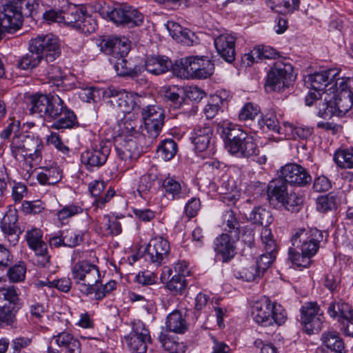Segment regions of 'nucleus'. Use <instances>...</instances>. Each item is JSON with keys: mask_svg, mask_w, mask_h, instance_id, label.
I'll use <instances>...</instances> for the list:
<instances>
[{"mask_svg": "<svg viewBox=\"0 0 353 353\" xmlns=\"http://www.w3.org/2000/svg\"><path fill=\"white\" fill-rule=\"evenodd\" d=\"M72 276L79 285L80 292L86 295L94 294V299L99 301L116 288L115 281L103 284L98 267L87 261L77 263L72 268Z\"/></svg>", "mask_w": 353, "mask_h": 353, "instance_id": "nucleus-1", "label": "nucleus"}, {"mask_svg": "<svg viewBox=\"0 0 353 353\" xmlns=\"http://www.w3.org/2000/svg\"><path fill=\"white\" fill-rule=\"evenodd\" d=\"M10 148L16 160L24 161L26 168L22 174L25 179H28L33 173L31 163L41 158L42 140L34 134H20L12 137Z\"/></svg>", "mask_w": 353, "mask_h": 353, "instance_id": "nucleus-2", "label": "nucleus"}, {"mask_svg": "<svg viewBox=\"0 0 353 353\" xmlns=\"http://www.w3.org/2000/svg\"><path fill=\"white\" fill-rule=\"evenodd\" d=\"M214 67L211 60L205 56H190L176 60L173 66V72L180 77L188 75L198 79H206L214 72Z\"/></svg>", "mask_w": 353, "mask_h": 353, "instance_id": "nucleus-3", "label": "nucleus"}, {"mask_svg": "<svg viewBox=\"0 0 353 353\" xmlns=\"http://www.w3.org/2000/svg\"><path fill=\"white\" fill-rule=\"evenodd\" d=\"M252 316L256 323L263 327L279 326L287 319L283 307L276 303H271L268 299L254 305Z\"/></svg>", "mask_w": 353, "mask_h": 353, "instance_id": "nucleus-4", "label": "nucleus"}, {"mask_svg": "<svg viewBox=\"0 0 353 353\" xmlns=\"http://www.w3.org/2000/svg\"><path fill=\"white\" fill-rule=\"evenodd\" d=\"M30 104V113L37 114L47 121L57 118L65 106L57 94H34L31 97Z\"/></svg>", "mask_w": 353, "mask_h": 353, "instance_id": "nucleus-5", "label": "nucleus"}, {"mask_svg": "<svg viewBox=\"0 0 353 353\" xmlns=\"http://www.w3.org/2000/svg\"><path fill=\"white\" fill-rule=\"evenodd\" d=\"M294 80L293 67L283 60L276 61L267 75L265 87L272 91L288 87Z\"/></svg>", "mask_w": 353, "mask_h": 353, "instance_id": "nucleus-6", "label": "nucleus"}, {"mask_svg": "<svg viewBox=\"0 0 353 353\" xmlns=\"http://www.w3.org/2000/svg\"><path fill=\"white\" fill-rule=\"evenodd\" d=\"M22 0H12L0 7V27L3 34L14 33L22 26Z\"/></svg>", "mask_w": 353, "mask_h": 353, "instance_id": "nucleus-7", "label": "nucleus"}, {"mask_svg": "<svg viewBox=\"0 0 353 353\" xmlns=\"http://www.w3.org/2000/svg\"><path fill=\"white\" fill-rule=\"evenodd\" d=\"M322 239L321 232L316 229H299L292 235L291 241L293 247L299 249L311 259L318 251Z\"/></svg>", "mask_w": 353, "mask_h": 353, "instance_id": "nucleus-8", "label": "nucleus"}, {"mask_svg": "<svg viewBox=\"0 0 353 353\" xmlns=\"http://www.w3.org/2000/svg\"><path fill=\"white\" fill-rule=\"evenodd\" d=\"M34 50L45 57L46 63L53 62L61 55V48L59 39L53 34H42L30 41Z\"/></svg>", "mask_w": 353, "mask_h": 353, "instance_id": "nucleus-9", "label": "nucleus"}, {"mask_svg": "<svg viewBox=\"0 0 353 353\" xmlns=\"http://www.w3.org/2000/svg\"><path fill=\"white\" fill-rule=\"evenodd\" d=\"M109 17L114 23L128 28L139 26L143 22V14L128 5H120L115 7L109 13Z\"/></svg>", "mask_w": 353, "mask_h": 353, "instance_id": "nucleus-10", "label": "nucleus"}, {"mask_svg": "<svg viewBox=\"0 0 353 353\" xmlns=\"http://www.w3.org/2000/svg\"><path fill=\"white\" fill-rule=\"evenodd\" d=\"M301 323L305 332L314 334L320 332L323 327V316L316 303L307 302L301 309Z\"/></svg>", "mask_w": 353, "mask_h": 353, "instance_id": "nucleus-11", "label": "nucleus"}, {"mask_svg": "<svg viewBox=\"0 0 353 353\" xmlns=\"http://www.w3.org/2000/svg\"><path fill=\"white\" fill-rule=\"evenodd\" d=\"M144 128L151 138L158 137L164 124V110L156 105H148L142 109Z\"/></svg>", "mask_w": 353, "mask_h": 353, "instance_id": "nucleus-12", "label": "nucleus"}, {"mask_svg": "<svg viewBox=\"0 0 353 353\" xmlns=\"http://www.w3.org/2000/svg\"><path fill=\"white\" fill-rule=\"evenodd\" d=\"M103 97L105 99H112L110 103L118 113L129 114L136 105L135 97L132 93L119 91L114 88L104 89Z\"/></svg>", "mask_w": 353, "mask_h": 353, "instance_id": "nucleus-13", "label": "nucleus"}, {"mask_svg": "<svg viewBox=\"0 0 353 353\" xmlns=\"http://www.w3.org/2000/svg\"><path fill=\"white\" fill-rule=\"evenodd\" d=\"M169 253V242L161 236H156L149 242L145 259L156 265H160L165 262Z\"/></svg>", "mask_w": 353, "mask_h": 353, "instance_id": "nucleus-14", "label": "nucleus"}, {"mask_svg": "<svg viewBox=\"0 0 353 353\" xmlns=\"http://www.w3.org/2000/svg\"><path fill=\"white\" fill-rule=\"evenodd\" d=\"M280 176L293 185L303 186L312 181V177L307 170L296 163H288L280 170Z\"/></svg>", "mask_w": 353, "mask_h": 353, "instance_id": "nucleus-15", "label": "nucleus"}, {"mask_svg": "<svg viewBox=\"0 0 353 353\" xmlns=\"http://www.w3.org/2000/svg\"><path fill=\"white\" fill-rule=\"evenodd\" d=\"M223 133L227 139L226 147L228 151L240 156L241 148L243 147L245 139L247 138V133L243 132L239 126L231 123H225Z\"/></svg>", "mask_w": 353, "mask_h": 353, "instance_id": "nucleus-16", "label": "nucleus"}, {"mask_svg": "<svg viewBox=\"0 0 353 353\" xmlns=\"http://www.w3.org/2000/svg\"><path fill=\"white\" fill-rule=\"evenodd\" d=\"M18 214L15 210H9L1 219L0 227L5 238L11 245H15L21 234L17 225Z\"/></svg>", "mask_w": 353, "mask_h": 353, "instance_id": "nucleus-17", "label": "nucleus"}, {"mask_svg": "<svg viewBox=\"0 0 353 353\" xmlns=\"http://www.w3.org/2000/svg\"><path fill=\"white\" fill-rule=\"evenodd\" d=\"M150 340L149 332L142 323L134 326L126 341L132 353H145Z\"/></svg>", "mask_w": 353, "mask_h": 353, "instance_id": "nucleus-18", "label": "nucleus"}, {"mask_svg": "<svg viewBox=\"0 0 353 353\" xmlns=\"http://www.w3.org/2000/svg\"><path fill=\"white\" fill-rule=\"evenodd\" d=\"M236 38L230 34H222L216 37L214 43L220 57L228 63H232L235 59Z\"/></svg>", "mask_w": 353, "mask_h": 353, "instance_id": "nucleus-19", "label": "nucleus"}, {"mask_svg": "<svg viewBox=\"0 0 353 353\" xmlns=\"http://www.w3.org/2000/svg\"><path fill=\"white\" fill-rule=\"evenodd\" d=\"M110 149L108 146L100 143L99 146L90 150L85 151L81 154V161L88 168L100 167L103 165L110 154Z\"/></svg>", "mask_w": 353, "mask_h": 353, "instance_id": "nucleus-20", "label": "nucleus"}, {"mask_svg": "<svg viewBox=\"0 0 353 353\" xmlns=\"http://www.w3.org/2000/svg\"><path fill=\"white\" fill-rule=\"evenodd\" d=\"M213 134V129L210 123L197 125L192 133V142L196 152L205 151L210 145Z\"/></svg>", "mask_w": 353, "mask_h": 353, "instance_id": "nucleus-21", "label": "nucleus"}, {"mask_svg": "<svg viewBox=\"0 0 353 353\" xmlns=\"http://www.w3.org/2000/svg\"><path fill=\"white\" fill-rule=\"evenodd\" d=\"M214 251L216 255L222 258L223 262H228L235 254V242L228 234H221L214 241Z\"/></svg>", "mask_w": 353, "mask_h": 353, "instance_id": "nucleus-22", "label": "nucleus"}, {"mask_svg": "<svg viewBox=\"0 0 353 353\" xmlns=\"http://www.w3.org/2000/svg\"><path fill=\"white\" fill-rule=\"evenodd\" d=\"M116 150L119 159L125 162L127 168H132V161L139 157V152L137 142L134 140L129 139L120 143Z\"/></svg>", "mask_w": 353, "mask_h": 353, "instance_id": "nucleus-23", "label": "nucleus"}, {"mask_svg": "<svg viewBox=\"0 0 353 353\" xmlns=\"http://www.w3.org/2000/svg\"><path fill=\"white\" fill-rule=\"evenodd\" d=\"M337 72L334 69L315 72L307 77V83H310L312 89L315 91L323 90L336 77Z\"/></svg>", "mask_w": 353, "mask_h": 353, "instance_id": "nucleus-24", "label": "nucleus"}, {"mask_svg": "<svg viewBox=\"0 0 353 353\" xmlns=\"http://www.w3.org/2000/svg\"><path fill=\"white\" fill-rule=\"evenodd\" d=\"M327 314L331 318L336 319L342 325H345V319L351 315L353 308L347 303L339 301H333L327 307Z\"/></svg>", "mask_w": 353, "mask_h": 353, "instance_id": "nucleus-25", "label": "nucleus"}, {"mask_svg": "<svg viewBox=\"0 0 353 353\" xmlns=\"http://www.w3.org/2000/svg\"><path fill=\"white\" fill-rule=\"evenodd\" d=\"M174 64L165 57H150L147 59L145 63V70L155 75H159L165 73L172 68L173 70Z\"/></svg>", "mask_w": 353, "mask_h": 353, "instance_id": "nucleus-26", "label": "nucleus"}, {"mask_svg": "<svg viewBox=\"0 0 353 353\" xmlns=\"http://www.w3.org/2000/svg\"><path fill=\"white\" fill-rule=\"evenodd\" d=\"M166 27L170 36L178 42L187 46L192 44L194 33L190 30L183 28L179 23L174 21H168Z\"/></svg>", "mask_w": 353, "mask_h": 353, "instance_id": "nucleus-27", "label": "nucleus"}, {"mask_svg": "<svg viewBox=\"0 0 353 353\" xmlns=\"http://www.w3.org/2000/svg\"><path fill=\"white\" fill-rule=\"evenodd\" d=\"M43 57L39 52L34 50L29 42L28 52L18 59L17 66L24 70H32L41 62Z\"/></svg>", "mask_w": 353, "mask_h": 353, "instance_id": "nucleus-28", "label": "nucleus"}, {"mask_svg": "<svg viewBox=\"0 0 353 353\" xmlns=\"http://www.w3.org/2000/svg\"><path fill=\"white\" fill-rule=\"evenodd\" d=\"M288 183L279 175V177L273 179L268 185V196L270 199H275L281 203L288 194Z\"/></svg>", "mask_w": 353, "mask_h": 353, "instance_id": "nucleus-29", "label": "nucleus"}, {"mask_svg": "<svg viewBox=\"0 0 353 353\" xmlns=\"http://www.w3.org/2000/svg\"><path fill=\"white\" fill-rule=\"evenodd\" d=\"M54 338L59 347H63L67 350V353H81V343L71 334L63 332L54 336Z\"/></svg>", "mask_w": 353, "mask_h": 353, "instance_id": "nucleus-30", "label": "nucleus"}, {"mask_svg": "<svg viewBox=\"0 0 353 353\" xmlns=\"http://www.w3.org/2000/svg\"><path fill=\"white\" fill-rule=\"evenodd\" d=\"M62 178V171L57 165L43 167V171L39 172L37 179L41 185H54Z\"/></svg>", "mask_w": 353, "mask_h": 353, "instance_id": "nucleus-31", "label": "nucleus"}, {"mask_svg": "<svg viewBox=\"0 0 353 353\" xmlns=\"http://www.w3.org/2000/svg\"><path fill=\"white\" fill-rule=\"evenodd\" d=\"M62 23L75 28L81 17H83V11L77 6L66 3L61 8Z\"/></svg>", "mask_w": 353, "mask_h": 353, "instance_id": "nucleus-32", "label": "nucleus"}, {"mask_svg": "<svg viewBox=\"0 0 353 353\" xmlns=\"http://www.w3.org/2000/svg\"><path fill=\"white\" fill-rule=\"evenodd\" d=\"M25 239L30 249L32 251L41 252L47 245L43 240V232L37 228H32L26 232Z\"/></svg>", "mask_w": 353, "mask_h": 353, "instance_id": "nucleus-33", "label": "nucleus"}, {"mask_svg": "<svg viewBox=\"0 0 353 353\" xmlns=\"http://www.w3.org/2000/svg\"><path fill=\"white\" fill-rule=\"evenodd\" d=\"M268 4L274 12L286 14L299 9L300 0H270Z\"/></svg>", "mask_w": 353, "mask_h": 353, "instance_id": "nucleus-34", "label": "nucleus"}, {"mask_svg": "<svg viewBox=\"0 0 353 353\" xmlns=\"http://www.w3.org/2000/svg\"><path fill=\"white\" fill-rule=\"evenodd\" d=\"M166 327L169 331L182 334L188 328L185 319L179 311H174L167 317Z\"/></svg>", "mask_w": 353, "mask_h": 353, "instance_id": "nucleus-35", "label": "nucleus"}, {"mask_svg": "<svg viewBox=\"0 0 353 353\" xmlns=\"http://www.w3.org/2000/svg\"><path fill=\"white\" fill-rule=\"evenodd\" d=\"M333 105L330 110L332 112L339 116L345 114L353 106V95L336 94Z\"/></svg>", "mask_w": 353, "mask_h": 353, "instance_id": "nucleus-36", "label": "nucleus"}, {"mask_svg": "<svg viewBox=\"0 0 353 353\" xmlns=\"http://www.w3.org/2000/svg\"><path fill=\"white\" fill-rule=\"evenodd\" d=\"M249 220L259 225L268 226L273 221L271 212L261 206L255 207L250 213Z\"/></svg>", "mask_w": 353, "mask_h": 353, "instance_id": "nucleus-37", "label": "nucleus"}, {"mask_svg": "<svg viewBox=\"0 0 353 353\" xmlns=\"http://www.w3.org/2000/svg\"><path fill=\"white\" fill-rule=\"evenodd\" d=\"M52 128L59 130L71 128L77 123V118L74 112L68 109L66 105L62 112L56 118Z\"/></svg>", "mask_w": 353, "mask_h": 353, "instance_id": "nucleus-38", "label": "nucleus"}, {"mask_svg": "<svg viewBox=\"0 0 353 353\" xmlns=\"http://www.w3.org/2000/svg\"><path fill=\"white\" fill-rule=\"evenodd\" d=\"M325 346L336 353H345V347L343 340L335 331H330L323 335Z\"/></svg>", "mask_w": 353, "mask_h": 353, "instance_id": "nucleus-39", "label": "nucleus"}, {"mask_svg": "<svg viewBox=\"0 0 353 353\" xmlns=\"http://www.w3.org/2000/svg\"><path fill=\"white\" fill-rule=\"evenodd\" d=\"M163 188L165 196L169 199H179L182 197L183 192L181 183L172 177H168L163 181Z\"/></svg>", "mask_w": 353, "mask_h": 353, "instance_id": "nucleus-40", "label": "nucleus"}, {"mask_svg": "<svg viewBox=\"0 0 353 353\" xmlns=\"http://www.w3.org/2000/svg\"><path fill=\"white\" fill-rule=\"evenodd\" d=\"M46 68L42 71V74L48 79V83L52 85L59 87L63 83V75L60 67L55 65H48L46 63Z\"/></svg>", "mask_w": 353, "mask_h": 353, "instance_id": "nucleus-41", "label": "nucleus"}, {"mask_svg": "<svg viewBox=\"0 0 353 353\" xmlns=\"http://www.w3.org/2000/svg\"><path fill=\"white\" fill-rule=\"evenodd\" d=\"M177 145L172 139H165L158 147L157 153L159 158L164 161H170L176 154Z\"/></svg>", "mask_w": 353, "mask_h": 353, "instance_id": "nucleus-42", "label": "nucleus"}, {"mask_svg": "<svg viewBox=\"0 0 353 353\" xmlns=\"http://www.w3.org/2000/svg\"><path fill=\"white\" fill-rule=\"evenodd\" d=\"M159 339L161 347L168 353H183L185 351V346L183 343L176 341L165 334L161 333Z\"/></svg>", "mask_w": 353, "mask_h": 353, "instance_id": "nucleus-43", "label": "nucleus"}, {"mask_svg": "<svg viewBox=\"0 0 353 353\" xmlns=\"http://www.w3.org/2000/svg\"><path fill=\"white\" fill-rule=\"evenodd\" d=\"M286 210L292 212H299L303 203V197L294 192H291L285 196L283 201L281 202Z\"/></svg>", "mask_w": 353, "mask_h": 353, "instance_id": "nucleus-44", "label": "nucleus"}, {"mask_svg": "<svg viewBox=\"0 0 353 353\" xmlns=\"http://www.w3.org/2000/svg\"><path fill=\"white\" fill-rule=\"evenodd\" d=\"M334 159L341 168H353V149L340 150L335 152Z\"/></svg>", "mask_w": 353, "mask_h": 353, "instance_id": "nucleus-45", "label": "nucleus"}, {"mask_svg": "<svg viewBox=\"0 0 353 353\" xmlns=\"http://www.w3.org/2000/svg\"><path fill=\"white\" fill-rule=\"evenodd\" d=\"M299 249L292 247L289 248V259L292 264L298 268H308L311 263V259L304 253L299 252Z\"/></svg>", "mask_w": 353, "mask_h": 353, "instance_id": "nucleus-46", "label": "nucleus"}, {"mask_svg": "<svg viewBox=\"0 0 353 353\" xmlns=\"http://www.w3.org/2000/svg\"><path fill=\"white\" fill-rule=\"evenodd\" d=\"M83 212V208L77 204H69L63 206L61 210L57 212V219L63 223L64 221L68 220L77 214H81Z\"/></svg>", "mask_w": 353, "mask_h": 353, "instance_id": "nucleus-47", "label": "nucleus"}, {"mask_svg": "<svg viewBox=\"0 0 353 353\" xmlns=\"http://www.w3.org/2000/svg\"><path fill=\"white\" fill-rule=\"evenodd\" d=\"M335 79L336 94L353 95V79L350 77H339Z\"/></svg>", "mask_w": 353, "mask_h": 353, "instance_id": "nucleus-48", "label": "nucleus"}, {"mask_svg": "<svg viewBox=\"0 0 353 353\" xmlns=\"http://www.w3.org/2000/svg\"><path fill=\"white\" fill-rule=\"evenodd\" d=\"M18 301L19 294L15 287L0 288V306L6 305V302L15 305Z\"/></svg>", "mask_w": 353, "mask_h": 353, "instance_id": "nucleus-49", "label": "nucleus"}, {"mask_svg": "<svg viewBox=\"0 0 353 353\" xmlns=\"http://www.w3.org/2000/svg\"><path fill=\"white\" fill-rule=\"evenodd\" d=\"M277 52L270 46H259L254 48L250 54H248V59H274L277 56Z\"/></svg>", "mask_w": 353, "mask_h": 353, "instance_id": "nucleus-50", "label": "nucleus"}, {"mask_svg": "<svg viewBox=\"0 0 353 353\" xmlns=\"http://www.w3.org/2000/svg\"><path fill=\"white\" fill-rule=\"evenodd\" d=\"M26 267L23 263H20L10 267L7 271V276L12 283L23 281L25 279Z\"/></svg>", "mask_w": 353, "mask_h": 353, "instance_id": "nucleus-51", "label": "nucleus"}, {"mask_svg": "<svg viewBox=\"0 0 353 353\" xmlns=\"http://www.w3.org/2000/svg\"><path fill=\"white\" fill-rule=\"evenodd\" d=\"M257 124L259 129L263 130L266 127L269 130L280 133L279 123L274 113L267 114L261 119L258 120Z\"/></svg>", "mask_w": 353, "mask_h": 353, "instance_id": "nucleus-52", "label": "nucleus"}, {"mask_svg": "<svg viewBox=\"0 0 353 353\" xmlns=\"http://www.w3.org/2000/svg\"><path fill=\"white\" fill-rule=\"evenodd\" d=\"M62 233L65 247L74 248L83 241L84 233L82 232H77L73 230H63Z\"/></svg>", "mask_w": 353, "mask_h": 353, "instance_id": "nucleus-53", "label": "nucleus"}, {"mask_svg": "<svg viewBox=\"0 0 353 353\" xmlns=\"http://www.w3.org/2000/svg\"><path fill=\"white\" fill-rule=\"evenodd\" d=\"M17 310L14 307L3 305L0 306V321L2 325H12L16 321V314Z\"/></svg>", "mask_w": 353, "mask_h": 353, "instance_id": "nucleus-54", "label": "nucleus"}, {"mask_svg": "<svg viewBox=\"0 0 353 353\" xmlns=\"http://www.w3.org/2000/svg\"><path fill=\"white\" fill-rule=\"evenodd\" d=\"M260 112L257 105H254L250 102L246 103L239 114V118L241 121H253Z\"/></svg>", "mask_w": 353, "mask_h": 353, "instance_id": "nucleus-55", "label": "nucleus"}, {"mask_svg": "<svg viewBox=\"0 0 353 353\" xmlns=\"http://www.w3.org/2000/svg\"><path fill=\"white\" fill-rule=\"evenodd\" d=\"M185 285L184 276L176 274L166 283L167 288L174 294H181L185 288Z\"/></svg>", "mask_w": 353, "mask_h": 353, "instance_id": "nucleus-56", "label": "nucleus"}, {"mask_svg": "<svg viewBox=\"0 0 353 353\" xmlns=\"http://www.w3.org/2000/svg\"><path fill=\"white\" fill-rule=\"evenodd\" d=\"M97 23L90 15H86L83 12V17L79 20L75 28L83 33H91L95 31Z\"/></svg>", "mask_w": 353, "mask_h": 353, "instance_id": "nucleus-57", "label": "nucleus"}, {"mask_svg": "<svg viewBox=\"0 0 353 353\" xmlns=\"http://www.w3.org/2000/svg\"><path fill=\"white\" fill-rule=\"evenodd\" d=\"M239 274V278L248 282L255 281L263 276L255 263L243 268Z\"/></svg>", "mask_w": 353, "mask_h": 353, "instance_id": "nucleus-58", "label": "nucleus"}, {"mask_svg": "<svg viewBox=\"0 0 353 353\" xmlns=\"http://www.w3.org/2000/svg\"><path fill=\"white\" fill-rule=\"evenodd\" d=\"M259 152V148L254 139L247 135V138L244 141L243 147V148H241V152L239 157L249 158L257 155Z\"/></svg>", "mask_w": 353, "mask_h": 353, "instance_id": "nucleus-59", "label": "nucleus"}, {"mask_svg": "<svg viewBox=\"0 0 353 353\" xmlns=\"http://www.w3.org/2000/svg\"><path fill=\"white\" fill-rule=\"evenodd\" d=\"M336 207L335 198L333 196H321L317 199L316 209L320 212L325 213Z\"/></svg>", "mask_w": 353, "mask_h": 353, "instance_id": "nucleus-60", "label": "nucleus"}, {"mask_svg": "<svg viewBox=\"0 0 353 353\" xmlns=\"http://www.w3.org/2000/svg\"><path fill=\"white\" fill-rule=\"evenodd\" d=\"M117 42V37L104 36L98 40L97 45L101 51L108 55H112L114 50V46Z\"/></svg>", "mask_w": 353, "mask_h": 353, "instance_id": "nucleus-61", "label": "nucleus"}, {"mask_svg": "<svg viewBox=\"0 0 353 353\" xmlns=\"http://www.w3.org/2000/svg\"><path fill=\"white\" fill-rule=\"evenodd\" d=\"M275 259L274 252H267L261 254L259 259L255 262L256 265L259 268V271L264 274V272L269 268L270 265Z\"/></svg>", "mask_w": 353, "mask_h": 353, "instance_id": "nucleus-62", "label": "nucleus"}, {"mask_svg": "<svg viewBox=\"0 0 353 353\" xmlns=\"http://www.w3.org/2000/svg\"><path fill=\"white\" fill-rule=\"evenodd\" d=\"M261 238L264 248L267 252H274L276 250V243L273 239L271 230L268 226H264L262 229Z\"/></svg>", "mask_w": 353, "mask_h": 353, "instance_id": "nucleus-63", "label": "nucleus"}, {"mask_svg": "<svg viewBox=\"0 0 353 353\" xmlns=\"http://www.w3.org/2000/svg\"><path fill=\"white\" fill-rule=\"evenodd\" d=\"M219 101H220V99L218 97H213L205 105L203 112L207 119H213L217 114L220 109Z\"/></svg>", "mask_w": 353, "mask_h": 353, "instance_id": "nucleus-64", "label": "nucleus"}]
</instances>
